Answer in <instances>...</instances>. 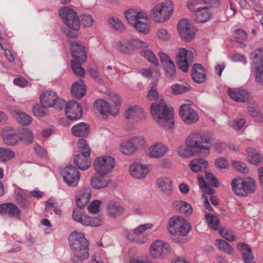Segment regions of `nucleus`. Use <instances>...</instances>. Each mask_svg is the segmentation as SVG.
<instances>
[{
    "instance_id": "obj_53",
    "label": "nucleus",
    "mask_w": 263,
    "mask_h": 263,
    "mask_svg": "<svg viewBox=\"0 0 263 263\" xmlns=\"http://www.w3.org/2000/svg\"><path fill=\"white\" fill-rule=\"evenodd\" d=\"M47 111V107L43 104L40 105L36 104L33 108V112L34 115L37 117H43L46 115Z\"/></svg>"
},
{
    "instance_id": "obj_57",
    "label": "nucleus",
    "mask_w": 263,
    "mask_h": 263,
    "mask_svg": "<svg viewBox=\"0 0 263 263\" xmlns=\"http://www.w3.org/2000/svg\"><path fill=\"white\" fill-rule=\"evenodd\" d=\"M147 98L151 101L157 100L159 97L158 92L157 91V85L154 83L147 93Z\"/></svg>"
},
{
    "instance_id": "obj_25",
    "label": "nucleus",
    "mask_w": 263,
    "mask_h": 263,
    "mask_svg": "<svg viewBox=\"0 0 263 263\" xmlns=\"http://www.w3.org/2000/svg\"><path fill=\"white\" fill-rule=\"evenodd\" d=\"M71 55L75 59L84 63L87 56L85 51L84 46L82 42H74L71 44Z\"/></svg>"
},
{
    "instance_id": "obj_24",
    "label": "nucleus",
    "mask_w": 263,
    "mask_h": 263,
    "mask_svg": "<svg viewBox=\"0 0 263 263\" xmlns=\"http://www.w3.org/2000/svg\"><path fill=\"white\" fill-rule=\"evenodd\" d=\"M94 107L103 115L108 116L112 115L114 116L117 115L116 108H112L110 103L103 99H98L94 103Z\"/></svg>"
},
{
    "instance_id": "obj_33",
    "label": "nucleus",
    "mask_w": 263,
    "mask_h": 263,
    "mask_svg": "<svg viewBox=\"0 0 263 263\" xmlns=\"http://www.w3.org/2000/svg\"><path fill=\"white\" fill-rule=\"evenodd\" d=\"M192 77L197 83H202L205 79V73L203 67L200 64H195L192 68Z\"/></svg>"
},
{
    "instance_id": "obj_20",
    "label": "nucleus",
    "mask_w": 263,
    "mask_h": 263,
    "mask_svg": "<svg viewBox=\"0 0 263 263\" xmlns=\"http://www.w3.org/2000/svg\"><path fill=\"white\" fill-rule=\"evenodd\" d=\"M160 62L165 71V76L171 79L176 76V68L173 61L170 57L163 52H159Z\"/></svg>"
},
{
    "instance_id": "obj_54",
    "label": "nucleus",
    "mask_w": 263,
    "mask_h": 263,
    "mask_svg": "<svg viewBox=\"0 0 263 263\" xmlns=\"http://www.w3.org/2000/svg\"><path fill=\"white\" fill-rule=\"evenodd\" d=\"M16 201L18 205L22 209L26 210L29 208L30 202L21 193L16 194Z\"/></svg>"
},
{
    "instance_id": "obj_14",
    "label": "nucleus",
    "mask_w": 263,
    "mask_h": 263,
    "mask_svg": "<svg viewBox=\"0 0 263 263\" xmlns=\"http://www.w3.org/2000/svg\"><path fill=\"white\" fill-rule=\"evenodd\" d=\"M256 68V81L263 86V48L255 50L251 54Z\"/></svg>"
},
{
    "instance_id": "obj_61",
    "label": "nucleus",
    "mask_w": 263,
    "mask_h": 263,
    "mask_svg": "<svg viewBox=\"0 0 263 263\" xmlns=\"http://www.w3.org/2000/svg\"><path fill=\"white\" fill-rule=\"evenodd\" d=\"M205 177L207 180V181L210 183L212 186L216 187L218 185V182L216 177L214 176V175L212 173H209L208 172H205Z\"/></svg>"
},
{
    "instance_id": "obj_64",
    "label": "nucleus",
    "mask_w": 263,
    "mask_h": 263,
    "mask_svg": "<svg viewBox=\"0 0 263 263\" xmlns=\"http://www.w3.org/2000/svg\"><path fill=\"white\" fill-rule=\"evenodd\" d=\"M215 165L219 168H226L228 166V161L224 157H220L215 160Z\"/></svg>"
},
{
    "instance_id": "obj_28",
    "label": "nucleus",
    "mask_w": 263,
    "mask_h": 263,
    "mask_svg": "<svg viewBox=\"0 0 263 263\" xmlns=\"http://www.w3.org/2000/svg\"><path fill=\"white\" fill-rule=\"evenodd\" d=\"M91 194L89 188L80 189L76 194V200L78 208L82 209L90 201Z\"/></svg>"
},
{
    "instance_id": "obj_21",
    "label": "nucleus",
    "mask_w": 263,
    "mask_h": 263,
    "mask_svg": "<svg viewBox=\"0 0 263 263\" xmlns=\"http://www.w3.org/2000/svg\"><path fill=\"white\" fill-rule=\"evenodd\" d=\"M65 114L69 120H76L81 118L82 110L78 102L70 101L65 105Z\"/></svg>"
},
{
    "instance_id": "obj_2",
    "label": "nucleus",
    "mask_w": 263,
    "mask_h": 263,
    "mask_svg": "<svg viewBox=\"0 0 263 263\" xmlns=\"http://www.w3.org/2000/svg\"><path fill=\"white\" fill-rule=\"evenodd\" d=\"M150 112L154 120L161 126L170 128L174 122L173 110L163 100L153 102Z\"/></svg>"
},
{
    "instance_id": "obj_56",
    "label": "nucleus",
    "mask_w": 263,
    "mask_h": 263,
    "mask_svg": "<svg viewBox=\"0 0 263 263\" xmlns=\"http://www.w3.org/2000/svg\"><path fill=\"white\" fill-rule=\"evenodd\" d=\"M190 89L189 87L180 85L179 84H175L171 87L172 92L175 95L180 94L189 91Z\"/></svg>"
},
{
    "instance_id": "obj_52",
    "label": "nucleus",
    "mask_w": 263,
    "mask_h": 263,
    "mask_svg": "<svg viewBox=\"0 0 263 263\" xmlns=\"http://www.w3.org/2000/svg\"><path fill=\"white\" fill-rule=\"evenodd\" d=\"M248 112L255 121L258 122H261L263 121V118L258 108L253 106H250L248 108Z\"/></svg>"
},
{
    "instance_id": "obj_18",
    "label": "nucleus",
    "mask_w": 263,
    "mask_h": 263,
    "mask_svg": "<svg viewBox=\"0 0 263 263\" xmlns=\"http://www.w3.org/2000/svg\"><path fill=\"white\" fill-rule=\"evenodd\" d=\"M177 28L179 34L184 41L189 42L194 37V28L187 20H180L178 23Z\"/></svg>"
},
{
    "instance_id": "obj_48",
    "label": "nucleus",
    "mask_w": 263,
    "mask_h": 263,
    "mask_svg": "<svg viewBox=\"0 0 263 263\" xmlns=\"http://www.w3.org/2000/svg\"><path fill=\"white\" fill-rule=\"evenodd\" d=\"M81 62L72 61L70 65L74 73L80 77H83L85 74V70L81 66Z\"/></svg>"
},
{
    "instance_id": "obj_17",
    "label": "nucleus",
    "mask_w": 263,
    "mask_h": 263,
    "mask_svg": "<svg viewBox=\"0 0 263 263\" xmlns=\"http://www.w3.org/2000/svg\"><path fill=\"white\" fill-rule=\"evenodd\" d=\"M179 115L182 120L186 124L194 123L199 119L197 112L187 104H183L180 106Z\"/></svg>"
},
{
    "instance_id": "obj_23",
    "label": "nucleus",
    "mask_w": 263,
    "mask_h": 263,
    "mask_svg": "<svg viewBox=\"0 0 263 263\" xmlns=\"http://www.w3.org/2000/svg\"><path fill=\"white\" fill-rule=\"evenodd\" d=\"M0 213L12 218L21 219V211L12 203L8 202L0 204Z\"/></svg>"
},
{
    "instance_id": "obj_27",
    "label": "nucleus",
    "mask_w": 263,
    "mask_h": 263,
    "mask_svg": "<svg viewBox=\"0 0 263 263\" xmlns=\"http://www.w3.org/2000/svg\"><path fill=\"white\" fill-rule=\"evenodd\" d=\"M73 162L79 169L83 171L87 170L91 164L90 153L87 152L76 155L73 159Z\"/></svg>"
},
{
    "instance_id": "obj_49",
    "label": "nucleus",
    "mask_w": 263,
    "mask_h": 263,
    "mask_svg": "<svg viewBox=\"0 0 263 263\" xmlns=\"http://www.w3.org/2000/svg\"><path fill=\"white\" fill-rule=\"evenodd\" d=\"M141 109L138 106H134L129 108L125 113V117L127 119H133L138 116Z\"/></svg>"
},
{
    "instance_id": "obj_10",
    "label": "nucleus",
    "mask_w": 263,
    "mask_h": 263,
    "mask_svg": "<svg viewBox=\"0 0 263 263\" xmlns=\"http://www.w3.org/2000/svg\"><path fill=\"white\" fill-rule=\"evenodd\" d=\"M151 223H145L139 226L134 230L124 231V235L129 241L137 244H143L147 240V236L143 233L147 229L152 228Z\"/></svg>"
},
{
    "instance_id": "obj_6",
    "label": "nucleus",
    "mask_w": 263,
    "mask_h": 263,
    "mask_svg": "<svg viewBox=\"0 0 263 263\" xmlns=\"http://www.w3.org/2000/svg\"><path fill=\"white\" fill-rule=\"evenodd\" d=\"M231 186L235 194L239 196H246L256 190L255 181L251 178L233 179Z\"/></svg>"
},
{
    "instance_id": "obj_7",
    "label": "nucleus",
    "mask_w": 263,
    "mask_h": 263,
    "mask_svg": "<svg viewBox=\"0 0 263 263\" xmlns=\"http://www.w3.org/2000/svg\"><path fill=\"white\" fill-rule=\"evenodd\" d=\"M191 229L189 223L182 217L175 216L169 220L168 230L170 233L174 236L184 237Z\"/></svg>"
},
{
    "instance_id": "obj_40",
    "label": "nucleus",
    "mask_w": 263,
    "mask_h": 263,
    "mask_svg": "<svg viewBox=\"0 0 263 263\" xmlns=\"http://www.w3.org/2000/svg\"><path fill=\"white\" fill-rule=\"evenodd\" d=\"M20 139L25 143L29 144L33 142L34 135L32 132L28 128H24L20 134Z\"/></svg>"
},
{
    "instance_id": "obj_15",
    "label": "nucleus",
    "mask_w": 263,
    "mask_h": 263,
    "mask_svg": "<svg viewBox=\"0 0 263 263\" xmlns=\"http://www.w3.org/2000/svg\"><path fill=\"white\" fill-rule=\"evenodd\" d=\"M63 180L69 186H76L80 178V174L77 168L71 165L65 167L61 172Z\"/></svg>"
},
{
    "instance_id": "obj_13",
    "label": "nucleus",
    "mask_w": 263,
    "mask_h": 263,
    "mask_svg": "<svg viewBox=\"0 0 263 263\" xmlns=\"http://www.w3.org/2000/svg\"><path fill=\"white\" fill-rule=\"evenodd\" d=\"M40 101L47 108L54 106L59 110L62 109L65 105V101L59 98L56 92L51 90L46 91L42 94L40 96Z\"/></svg>"
},
{
    "instance_id": "obj_39",
    "label": "nucleus",
    "mask_w": 263,
    "mask_h": 263,
    "mask_svg": "<svg viewBox=\"0 0 263 263\" xmlns=\"http://www.w3.org/2000/svg\"><path fill=\"white\" fill-rule=\"evenodd\" d=\"M90 183L93 189H101L108 186V180L102 176H95L91 178Z\"/></svg>"
},
{
    "instance_id": "obj_34",
    "label": "nucleus",
    "mask_w": 263,
    "mask_h": 263,
    "mask_svg": "<svg viewBox=\"0 0 263 263\" xmlns=\"http://www.w3.org/2000/svg\"><path fill=\"white\" fill-rule=\"evenodd\" d=\"M157 184L161 191L165 195L170 196L172 194V180L169 178H162L157 180Z\"/></svg>"
},
{
    "instance_id": "obj_47",
    "label": "nucleus",
    "mask_w": 263,
    "mask_h": 263,
    "mask_svg": "<svg viewBox=\"0 0 263 263\" xmlns=\"http://www.w3.org/2000/svg\"><path fill=\"white\" fill-rule=\"evenodd\" d=\"M216 245L220 251H223L229 254H231L233 249L230 245L222 239H216Z\"/></svg>"
},
{
    "instance_id": "obj_45",
    "label": "nucleus",
    "mask_w": 263,
    "mask_h": 263,
    "mask_svg": "<svg viewBox=\"0 0 263 263\" xmlns=\"http://www.w3.org/2000/svg\"><path fill=\"white\" fill-rule=\"evenodd\" d=\"M108 215L110 217H115L118 215L122 214L124 211V208L120 205L114 204H110L108 208Z\"/></svg>"
},
{
    "instance_id": "obj_35",
    "label": "nucleus",
    "mask_w": 263,
    "mask_h": 263,
    "mask_svg": "<svg viewBox=\"0 0 263 263\" xmlns=\"http://www.w3.org/2000/svg\"><path fill=\"white\" fill-rule=\"evenodd\" d=\"M72 134L76 137H86L89 133V126L84 122H81L72 126Z\"/></svg>"
},
{
    "instance_id": "obj_30",
    "label": "nucleus",
    "mask_w": 263,
    "mask_h": 263,
    "mask_svg": "<svg viewBox=\"0 0 263 263\" xmlns=\"http://www.w3.org/2000/svg\"><path fill=\"white\" fill-rule=\"evenodd\" d=\"M237 248L241 253V256L245 263H255L253 261L254 254L251 247L243 242L237 244Z\"/></svg>"
},
{
    "instance_id": "obj_9",
    "label": "nucleus",
    "mask_w": 263,
    "mask_h": 263,
    "mask_svg": "<svg viewBox=\"0 0 263 263\" xmlns=\"http://www.w3.org/2000/svg\"><path fill=\"white\" fill-rule=\"evenodd\" d=\"M59 16L69 28L73 30L79 29L80 20L77 13L73 9L65 7L59 10Z\"/></svg>"
},
{
    "instance_id": "obj_19",
    "label": "nucleus",
    "mask_w": 263,
    "mask_h": 263,
    "mask_svg": "<svg viewBox=\"0 0 263 263\" xmlns=\"http://www.w3.org/2000/svg\"><path fill=\"white\" fill-rule=\"evenodd\" d=\"M169 244L161 240H157L151 246L150 254L153 258L163 257L171 251Z\"/></svg>"
},
{
    "instance_id": "obj_44",
    "label": "nucleus",
    "mask_w": 263,
    "mask_h": 263,
    "mask_svg": "<svg viewBox=\"0 0 263 263\" xmlns=\"http://www.w3.org/2000/svg\"><path fill=\"white\" fill-rule=\"evenodd\" d=\"M15 153L8 148L0 147V161L6 162L15 157Z\"/></svg>"
},
{
    "instance_id": "obj_32",
    "label": "nucleus",
    "mask_w": 263,
    "mask_h": 263,
    "mask_svg": "<svg viewBox=\"0 0 263 263\" xmlns=\"http://www.w3.org/2000/svg\"><path fill=\"white\" fill-rule=\"evenodd\" d=\"M212 13L207 7H199L194 13L193 18L196 22L203 23L208 21Z\"/></svg>"
},
{
    "instance_id": "obj_12",
    "label": "nucleus",
    "mask_w": 263,
    "mask_h": 263,
    "mask_svg": "<svg viewBox=\"0 0 263 263\" xmlns=\"http://www.w3.org/2000/svg\"><path fill=\"white\" fill-rule=\"evenodd\" d=\"M176 59L178 68L186 72L188 71L189 65L193 61L194 53L192 50L180 48L176 53Z\"/></svg>"
},
{
    "instance_id": "obj_31",
    "label": "nucleus",
    "mask_w": 263,
    "mask_h": 263,
    "mask_svg": "<svg viewBox=\"0 0 263 263\" xmlns=\"http://www.w3.org/2000/svg\"><path fill=\"white\" fill-rule=\"evenodd\" d=\"M71 92L73 97L80 99L86 94V85L82 79L75 82L71 86Z\"/></svg>"
},
{
    "instance_id": "obj_4",
    "label": "nucleus",
    "mask_w": 263,
    "mask_h": 263,
    "mask_svg": "<svg viewBox=\"0 0 263 263\" xmlns=\"http://www.w3.org/2000/svg\"><path fill=\"white\" fill-rule=\"evenodd\" d=\"M125 16L129 24L139 32L147 34L149 31L147 23V16L143 11L130 9L125 12Z\"/></svg>"
},
{
    "instance_id": "obj_11",
    "label": "nucleus",
    "mask_w": 263,
    "mask_h": 263,
    "mask_svg": "<svg viewBox=\"0 0 263 263\" xmlns=\"http://www.w3.org/2000/svg\"><path fill=\"white\" fill-rule=\"evenodd\" d=\"M93 167L98 174L106 175L112 171L115 166V159L109 155H105L96 158Z\"/></svg>"
},
{
    "instance_id": "obj_29",
    "label": "nucleus",
    "mask_w": 263,
    "mask_h": 263,
    "mask_svg": "<svg viewBox=\"0 0 263 263\" xmlns=\"http://www.w3.org/2000/svg\"><path fill=\"white\" fill-rule=\"evenodd\" d=\"M129 171L131 175L137 178L145 177L149 172L146 165L139 163H132L130 165Z\"/></svg>"
},
{
    "instance_id": "obj_60",
    "label": "nucleus",
    "mask_w": 263,
    "mask_h": 263,
    "mask_svg": "<svg viewBox=\"0 0 263 263\" xmlns=\"http://www.w3.org/2000/svg\"><path fill=\"white\" fill-rule=\"evenodd\" d=\"M233 165L236 171L241 173L247 174L249 172V169L245 163L240 161L234 162Z\"/></svg>"
},
{
    "instance_id": "obj_55",
    "label": "nucleus",
    "mask_w": 263,
    "mask_h": 263,
    "mask_svg": "<svg viewBox=\"0 0 263 263\" xmlns=\"http://www.w3.org/2000/svg\"><path fill=\"white\" fill-rule=\"evenodd\" d=\"M143 55L146 59L149 62L153 64L155 66H158L159 62L156 58L155 54L152 51L149 50H144L143 52Z\"/></svg>"
},
{
    "instance_id": "obj_36",
    "label": "nucleus",
    "mask_w": 263,
    "mask_h": 263,
    "mask_svg": "<svg viewBox=\"0 0 263 263\" xmlns=\"http://www.w3.org/2000/svg\"><path fill=\"white\" fill-rule=\"evenodd\" d=\"M173 206L176 211H179L182 214L190 215L193 212L191 205L184 201H175L173 202Z\"/></svg>"
},
{
    "instance_id": "obj_42",
    "label": "nucleus",
    "mask_w": 263,
    "mask_h": 263,
    "mask_svg": "<svg viewBox=\"0 0 263 263\" xmlns=\"http://www.w3.org/2000/svg\"><path fill=\"white\" fill-rule=\"evenodd\" d=\"M248 153V159L249 162L254 165H257L261 161V158L260 155L253 148H247Z\"/></svg>"
},
{
    "instance_id": "obj_62",
    "label": "nucleus",
    "mask_w": 263,
    "mask_h": 263,
    "mask_svg": "<svg viewBox=\"0 0 263 263\" xmlns=\"http://www.w3.org/2000/svg\"><path fill=\"white\" fill-rule=\"evenodd\" d=\"M78 145L80 149L81 153H90V148L86 140L80 139L78 142Z\"/></svg>"
},
{
    "instance_id": "obj_51",
    "label": "nucleus",
    "mask_w": 263,
    "mask_h": 263,
    "mask_svg": "<svg viewBox=\"0 0 263 263\" xmlns=\"http://www.w3.org/2000/svg\"><path fill=\"white\" fill-rule=\"evenodd\" d=\"M110 103L112 108H117V115L119 114V108L121 104L120 97L117 94L112 93L109 96Z\"/></svg>"
},
{
    "instance_id": "obj_46",
    "label": "nucleus",
    "mask_w": 263,
    "mask_h": 263,
    "mask_svg": "<svg viewBox=\"0 0 263 263\" xmlns=\"http://www.w3.org/2000/svg\"><path fill=\"white\" fill-rule=\"evenodd\" d=\"M108 23L116 31L122 32L125 30V28L122 22L115 17H109L108 19Z\"/></svg>"
},
{
    "instance_id": "obj_41",
    "label": "nucleus",
    "mask_w": 263,
    "mask_h": 263,
    "mask_svg": "<svg viewBox=\"0 0 263 263\" xmlns=\"http://www.w3.org/2000/svg\"><path fill=\"white\" fill-rule=\"evenodd\" d=\"M120 150L122 154L128 156L134 154L137 151L129 140L121 144Z\"/></svg>"
},
{
    "instance_id": "obj_5",
    "label": "nucleus",
    "mask_w": 263,
    "mask_h": 263,
    "mask_svg": "<svg viewBox=\"0 0 263 263\" xmlns=\"http://www.w3.org/2000/svg\"><path fill=\"white\" fill-rule=\"evenodd\" d=\"M173 10L172 1L164 0L154 5L151 11V17L156 22L163 23L169 19Z\"/></svg>"
},
{
    "instance_id": "obj_16",
    "label": "nucleus",
    "mask_w": 263,
    "mask_h": 263,
    "mask_svg": "<svg viewBox=\"0 0 263 263\" xmlns=\"http://www.w3.org/2000/svg\"><path fill=\"white\" fill-rule=\"evenodd\" d=\"M72 218L83 225L86 226L98 227L101 223V219L98 217H90L85 214H83L79 209L73 210Z\"/></svg>"
},
{
    "instance_id": "obj_3",
    "label": "nucleus",
    "mask_w": 263,
    "mask_h": 263,
    "mask_svg": "<svg viewBox=\"0 0 263 263\" xmlns=\"http://www.w3.org/2000/svg\"><path fill=\"white\" fill-rule=\"evenodd\" d=\"M68 240L72 253L78 259V261L73 263H82L89 257V243L83 233L73 232L69 235Z\"/></svg>"
},
{
    "instance_id": "obj_8",
    "label": "nucleus",
    "mask_w": 263,
    "mask_h": 263,
    "mask_svg": "<svg viewBox=\"0 0 263 263\" xmlns=\"http://www.w3.org/2000/svg\"><path fill=\"white\" fill-rule=\"evenodd\" d=\"M147 47L148 44L146 42L135 39H122L117 41L116 44L117 50L123 54L130 53L136 48Z\"/></svg>"
},
{
    "instance_id": "obj_59",
    "label": "nucleus",
    "mask_w": 263,
    "mask_h": 263,
    "mask_svg": "<svg viewBox=\"0 0 263 263\" xmlns=\"http://www.w3.org/2000/svg\"><path fill=\"white\" fill-rule=\"evenodd\" d=\"M101 204V201L100 200H95L90 203L87 209L90 213L97 214L99 212Z\"/></svg>"
},
{
    "instance_id": "obj_26",
    "label": "nucleus",
    "mask_w": 263,
    "mask_h": 263,
    "mask_svg": "<svg viewBox=\"0 0 263 263\" xmlns=\"http://www.w3.org/2000/svg\"><path fill=\"white\" fill-rule=\"evenodd\" d=\"M167 151V147L163 143L158 142L152 145L146 151V155L151 158H162Z\"/></svg>"
},
{
    "instance_id": "obj_1",
    "label": "nucleus",
    "mask_w": 263,
    "mask_h": 263,
    "mask_svg": "<svg viewBox=\"0 0 263 263\" xmlns=\"http://www.w3.org/2000/svg\"><path fill=\"white\" fill-rule=\"evenodd\" d=\"M212 135L209 133H194L185 140V146L181 145L177 149L178 155L183 158L196 156L199 154H209L208 144L212 142Z\"/></svg>"
},
{
    "instance_id": "obj_22",
    "label": "nucleus",
    "mask_w": 263,
    "mask_h": 263,
    "mask_svg": "<svg viewBox=\"0 0 263 263\" xmlns=\"http://www.w3.org/2000/svg\"><path fill=\"white\" fill-rule=\"evenodd\" d=\"M227 92L229 97L235 102H247L250 100L249 93L244 89L229 88Z\"/></svg>"
},
{
    "instance_id": "obj_43",
    "label": "nucleus",
    "mask_w": 263,
    "mask_h": 263,
    "mask_svg": "<svg viewBox=\"0 0 263 263\" xmlns=\"http://www.w3.org/2000/svg\"><path fill=\"white\" fill-rule=\"evenodd\" d=\"M14 117L16 121L22 125L28 126L31 123V116L21 111L16 112Z\"/></svg>"
},
{
    "instance_id": "obj_50",
    "label": "nucleus",
    "mask_w": 263,
    "mask_h": 263,
    "mask_svg": "<svg viewBox=\"0 0 263 263\" xmlns=\"http://www.w3.org/2000/svg\"><path fill=\"white\" fill-rule=\"evenodd\" d=\"M137 151L139 148H143L145 145V139L142 137H134L129 139Z\"/></svg>"
},
{
    "instance_id": "obj_58",
    "label": "nucleus",
    "mask_w": 263,
    "mask_h": 263,
    "mask_svg": "<svg viewBox=\"0 0 263 263\" xmlns=\"http://www.w3.org/2000/svg\"><path fill=\"white\" fill-rule=\"evenodd\" d=\"M219 233L223 238L230 242H232L235 240V237L231 231L219 228Z\"/></svg>"
},
{
    "instance_id": "obj_37",
    "label": "nucleus",
    "mask_w": 263,
    "mask_h": 263,
    "mask_svg": "<svg viewBox=\"0 0 263 263\" xmlns=\"http://www.w3.org/2000/svg\"><path fill=\"white\" fill-rule=\"evenodd\" d=\"M2 137L4 142L7 145H15L18 142L15 133L13 130L6 129L2 132Z\"/></svg>"
},
{
    "instance_id": "obj_63",
    "label": "nucleus",
    "mask_w": 263,
    "mask_h": 263,
    "mask_svg": "<svg viewBox=\"0 0 263 263\" xmlns=\"http://www.w3.org/2000/svg\"><path fill=\"white\" fill-rule=\"evenodd\" d=\"M201 4H202V3L200 0H190L187 2L186 6L190 11L195 13L196 10L195 9L196 6Z\"/></svg>"
},
{
    "instance_id": "obj_38",
    "label": "nucleus",
    "mask_w": 263,
    "mask_h": 263,
    "mask_svg": "<svg viewBox=\"0 0 263 263\" xmlns=\"http://www.w3.org/2000/svg\"><path fill=\"white\" fill-rule=\"evenodd\" d=\"M208 165V162L203 159H195L190 163L191 170L195 173L205 170Z\"/></svg>"
}]
</instances>
